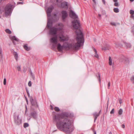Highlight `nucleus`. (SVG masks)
Instances as JSON below:
<instances>
[{"instance_id": "1", "label": "nucleus", "mask_w": 134, "mask_h": 134, "mask_svg": "<svg viewBox=\"0 0 134 134\" xmlns=\"http://www.w3.org/2000/svg\"><path fill=\"white\" fill-rule=\"evenodd\" d=\"M53 121L56 123L58 128L66 133H70L74 130L70 120L64 113L57 114L53 117Z\"/></svg>"}, {"instance_id": "2", "label": "nucleus", "mask_w": 134, "mask_h": 134, "mask_svg": "<svg viewBox=\"0 0 134 134\" xmlns=\"http://www.w3.org/2000/svg\"><path fill=\"white\" fill-rule=\"evenodd\" d=\"M75 32L77 35V42L70 44L66 43H64L63 46L61 45L60 44L58 43L57 44V48L59 51H61L64 48L67 47L71 48L74 50H77L79 49L80 47L83 45L84 39L81 31L80 30H77Z\"/></svg>"}, {"instance_id": "3", "label": "nucleus", "mask_w": 134, "mask_h": 134, "mask_svg": "<svg viewBox=\"0 0 134 134\" xmlns=\"http://www.w3.org/2000/svg\"><path fill=\"white\" fill-rule=\"evenodd\" d=\"M58 29L54 27L51 28L49 34L50 35L54 36L50 39V41L54 48H55L57 43L58 36L56 35Z\"/></svg>"}, {"instance_id": "4", "label": "nucleus", "mask_w": 134, "mask_h": 134, "mask_svg": "<svg viewBox=\"0 0 134 134\" xmlns=\"http://www.w3.org/2000/svg\"><path fill=\"white\" fill-rule=\"evenodd\" d=\"M14 6L10 4L7 5L5 9V14L4 15L5 17L10 16L13 8Z\"/></svg>"}, {"instance_id": "5", "label": "nucleus", "mask_w": 134, "mask_h": 134, "mask_svg": "<svg viewBox=\"0 0 134 134\" xmlns=\"http://www.w3.org/2000/svg\"><path fill=\"white\" fill-rule=\"evenodd\" d=\"M54 7L53 6H51L49 7L47 11V13L48 16V22L47 23V26L49 28H50L52 24L51 23V20L50 19L51 16V13Z\"/></svg>"}, {"instance_id": "6", "label": "nucleus", "mask_w": 134, "mask_h": 134, "mask_svg": "<svg viewBox=\"0 0 134 134\" xmlns=\"http://www.w3.org/2000/svg\"><path fill=\"white\" fill-rule=\"evenodd\" d=\"M73 27L75 29H77L80 26V23L77 20H74L72 22Z\"/></svg>"}, {"instance_id": "7", "label": "nucleus", "mask_w": 134, "mask_h": 134, "mask_svg": "<svg viewBox=\"0 0 134 134\" xmlns=\"http://www.w3.org/2000/svg\"><path fill=\"white\" fill-rule=\"evenodd\" d=\"M14 121L15 123L17 125H19L21 124V120L19 118V115L14 116Z\"/></svg>"}, {"instance_id": "8", "label": "nucleus", "mask_w": 134, "mask_h": 134, "mask_svg": "<svg viewBox=\"0 0 134 134\" xmlns=\"http://www.w3.org/2000/svg\"><path fill=\"white\" fill-rule=\"evenodd\" d=\"M70 17L73 19H77L78 16L72 10H70Z\"/></svg>"}, {"instance_id": "9", "label": "nucleus", "mask_w": 134, "mask_h": 134, "mask_svg": "<svg viewBox=\"0 0 134 134\" xmlns=\"http://www.w3.org/2000/svg\"><path fill=\"white\" fill-rule=\"evenodd\" d=\"M59 37L60 40L61 41H64L68 40V38L65 37L62 34V35L60 34L59 35Z\"/></svg>"}, {"instance_id": "10", "label": "nucleus", "mask_w": 134, "mask_h": 134, "mask_svg": "<svg viewBox=\"0 0 134 134\" xmlns=\"http://www.w3.org/2000/svg\"><path fill=\"white\" fill-rule=\"evenodd\" d=\"M62 18L63 20L67 17L68 14L65 11H63L62 12Z\"/></svg>"}, {"instance_id": "11", "label": "nucleus", "mask_w": 134, "mask_h": 134, "mask_svg": "<svg viewBox=\"0 0 134 134\" xmlns=\"http://www.w3.org/2000/svg\"><path fill=\"white\" fill-rule=\"evenodd\" d=\"M61 6L62 7L65 8H68L67 3L66 2H64L61 4Z\"/></svg>"}, {"instance_id": "12", "label": "nucleus", "mask_w": 134, "mask_h": 134, "mask_svg": "<svg viewBox=\"0 0 134 134\" xmlns=\"http://www.w3.org/2000/svg\"><path fill=\"white\" fill-rule=\"evenodd\" d=\"M93 49L95 53V55H94V57L97 58H98L99 56L98 54L97 53L96 50L95 48H93Z\"/></svg>"}, {"instance_id": "13", "label": "nucleus", "mask_w": 134, "mask_h": 134, "mask_svg": "<svg viewBox=\"0 0 134 134\" xmlns=\"http://www.w3.org/2000/svg\"><path fill=\"white\" fill-rule=\"evenodd\" d=\"M100 111L99 113H94L93 115L94 117V121H95L96 119H97V117L99 115L100 113Z\"/></svg>"}, {"instance_id": "14", "label": "nucleus", "mask_w": 134, "mask_h": 134, "mask_svg": "<svg viewBox=\"0 0 134 134\" xmlns=\"http://www.w3.org/2000/svg\"><path fill=\"white\" fill-rule=\"evenodd\" d=\"M31 115L34 118H36L37 117V113L35 112H34L31 113Z\"/></svg>"}, {"instance_id": "15", "label": "nucleus", "mask_w": 134, "mask_h": 134, "mask_svg": "<svg viewBox=\"0 0 134 134\" xmlns=\"http://www.w3.org/2000/svg\"><path fill=\"white\" fill-rule=\"evenodd\" d=\"M109 64L111 66L112 65V59L110 57H109Z\"/></svg>"}, {"instance_id": "16", "label": "nucleus", "mask_w": 134, "mask_h": 134, "mask_svg": "<svg viewBox=\"0 0 134 134\" xmlns=\"http://www.w3.org/2000/svg\"><path fill=\"white\" fill-rule=\"evenodd\" d=\"M24 48L25 50L27 51L30 50V48L29 47H27V45H24Z\"/></svg>"}, {"instance_id": "17", "label": "nucleus", "mask_w": 134, "mask_h": 134, "mask_svg": "<svg viewBox=\"0 0 134 134\" xmlns=\"http://www.w3.org/2000/svg\"><path fill=\"white\" fill-rule=\"evenodd\" d=\"M11 39L12 40H15L16 41H19V40L15 36H12L11 38Z\"/></svg>"}, {"instance_id": "18", "label": "nucleus", "mask_w": 134, "mask_h": 134, "mask_svg": "<svg viewBox=\"0 0 134 134\" xmlns=\"http://www.w3.org/2000/svg\"><path fill=\"white\" fill-rule=\"evenodd\" d=\"M114 2L115 3L114 4V6L116 7H118L119 6V4L118 2V1H114Z\"/></svg>"}, {"instance_id": "19", "label": "nucleus", "mask_w": 134, "mask_h": 134, "mask_svg": "<svg viewBox=\"0 0 134 134\" xmlns=\"http://www.w3.org/2000/svg\"><path fill=\"white\" fill-rule=\"evenodd\" d=\"M125 60L123 62L124 63L127 65L129 64V60L126 59H125Z\"/></svg>"}, {"instance_id": "20", "label": "nucleus", "mask_w": 134, "mask_h": 134, "mask_svg": "<svg viewBox=\"0 0 134 134\" xmlns=\"http://www.w3.org/2000/svg\"><path fill=\"white\" fill-rule=\"evenodd\" d=\"M5 31L6 33L9 34H11L12 33L11 31L8 29H6L5 30Z\"/></svg>"}, {"instance_id": "21", "label": "nucleus", "mask_w": 134, "mask_h": 134, "mask_svg": "<svg viewBox=\"0 0 134 134\" xmlns=\"http://www.w3.org/2000/svg\"><path fill=\"white\" fill-rule=\"evenodd\" d=\"M96 3L97 2H96V1H93V5L94 8H95L96 7Z\"/></svg>"}, {"instance_id": "22", "label": "nucleus", "mask_w": 134, "mask_h": 134, "mask_svg": "<svg viewBox=\"0 0 134 134\" xmlns=\"http://www.w3.org/2000/svg\"><path fill=\"white\" fill-rule=\"evenodd\" d=\"M114 12L117 13L119 12V10L118 8H116L114 9Z\"/></svg>"}, {"instance_id": "23", "label": "nucleus", "mask_w": 134, "mask_h": 134, "mask_svg": "<svg viewBox=\"0 0 134 134\" xmlns=\"http://www.w3.org/2000/svg\"><path fill=\"white\" fill-rule=\"evenodd\" d=\"M14 57L16 60H17L18 58V54L16 53H15L14 54Z\"/></svg>"}, {"instance_id": "24", "label": "nucleus", "mask_w": 134, "mask_h": 134, "mask_svg": "<svg viewBox=\"0 0 134 134\" xmlns=\"http://www.w3.org/2000/svg\"><path fill=\"white\" fill-rule=\"evenodd\" d=\"M131 32L134 36V25L132 27Z\"/></svg>"}, {"instance_id": "25", "label": "nucleus", "mask_w": 134, "mask_h": 134, "mask_svg": "<svg viewBox=\"0 0 134 134\" xmlns=\"http://www.w3.org/2000/svg\"><path fill=\"white\" fill-rule=\"evenodd\" d=\"M122 109H120L119 111V114L120 115H121L122 114Z\"/></svg>"}, {"instance_id": "26", "label": "nucleus", "mask_w": 134, "mask_h": 134, "mask_svg": "<svg viewBox=\"0 0 134 134\" xmlns=\"http://www.w3.org/2000/svg\"><path fill=\"white\" fill-rule=\"evenodd\" d=\"M130 13L131 15H133L134 14V11L132 10H131L130 11Z\"/></svg>"}, {"instance_id": "27", "label": "nucleus", "mask_w": 134, "mask_h": 134, "mask_svg": "<svg viewBox=\"0 0 134 134\" xmlns=\"http://www.w3.org/2000/svg\"><path fill=\"white\" fill-rule=\"evenodd\" d=\"M29 124L27 123H25L24 124V127L25 128L28 127L29 126Z\"/></svg>"}, {"instance_id": "28", "label": "nucleus", "mask_w": 134, "mask_h": 134, "mask_svg": "<svg viewBox=\"0 0 134 134\" xmlns=\"http://www.w3.org/2000/svg\"><path fill=\"white\" fill-rule=\"evenodd\" d=\"M125 45L126 46L127 48H130L131 47V45L130 44L127 43H125Z\"/></svg>"}, {"instance_id": "29", "label": "nucleus", "mask_w": 134, "mask_h": 134, "mask_svg": "<svg viewBox=\"0 0 134 134\" xmlns=\"http://www.w3.org/2000/svg\"><path fill=\"white\" fill-rule=\"evenodd\" d=\"M131 81L133 83H134V76H132L131 79Z\"/></svg>"}, {"instance_id": "30", "label": "nucleus", "mask_w": 134, "mask_h": 134, "mask_svg": "<svg viewBox=\"0 0 134 134\" xmlns=\"http://www.w3.org/2000/svg\"><path fill=\"white\" fill-rule=\"evenodd\" d=\"M54 110L56 111H58L60 110V109L58 107H55L54 108Z\"/></svg>"}, {"instance_id": "31", "label": "nucleus", "mask_w": 134, "mask_h": 134, "mask_svg": "<svg viewBox=\"0 0 134 134\" xmlns=\"http://www.w3.org/2000/svg\"><path fill=\"white\" fill-rule=\"evenodd\" d=\"M31 103L32 105H34L36 104V101H32V102H31Z\"/></svg>"}, {"instance_id": "32", "label": "nucleus", "mask_w": 134, "mask_h": 134, "mask_svg": "<svg viewBox=\"0 0 134 134\" xmlns=\"http://www.w3.org/2000/svg\"><path fill=\"white\" fill-rule=\"evenodd\" d=\"M114 109H112V110H111V111H110V113L111 114H113L114 113Z\"/></svg>"}, {"instance_id": "33", "label": "nucleus", "mask_w": 134, "mask_h": 134, "mask_svg": "<svg viewBox=\"0 0 134 134\" xmlns=\"http://www.w3.org/2000/svg\"><path fill=\"white\" fill-rule=\"evenodd\" d=\"M3 84L4 85H5L6 84V79L5 78L4 79L3 81Z\"/></svg>"}, {"instance_id": "34", "label": "nucleus", "mask_w": 134, "mask_h": 134, "mask_svg": "<svg viewBox=\"0 0 134 134\" xmlns=\"http://www.w3.org/2000/svg\"><path fill=\"white\" fill-rule=\"evenodd\" d=\"M111 24L115 26L116 25V24L114 22H111Z\"/></svg>"}, {"instance_id": "35", "label": "nucleus", "mask_w": 134, "mask_h": 134, "mask_svg": "<svg viewBox=\"0 0 134 134\" xmlns=\"http://www.w3.org/2000/svg\"><path fill=\"white\" fill-rule=\"evenodd\" d=\"M28 85L30 87L31 86V81H29L28 83Z\"/></svg>"}, {"instance_id": "36", "label": "nucleus", "mask_w": 134, "mask_h": 134, "mask_svg": "<svg viewBox=\"0 0 134 134\" xmlns=\"http://www.w3.org/2000/svg\"><path fill=\"white\" fill-rule=\"evenodd\" d=\"M108 88L109 89L110 87V82H109L108 83Z\"/></svg>"}, {"instance_id": "37", "label": "nucleus", "mask_w": 134, "mask_h": 134, "mask_svg": "<svg viewBox=\"0 0 134 134\" xmlns=\"http://www.w3.org/2000/svg\"><path fill=\"white\" fill-rule=\"evenodd\" d=\"M30 101L31 102H32V101H34V100L33 99L32 97H31L30 98Z\"/></svg>"}, {"instance_id": "38", "label": "nucleus", "mask_w": 134, "mask_h": 134, "mask_svg": "<svg viewBox=\"0 0 134 134\" xmlns=\"http://www.w3.org/2000/svg\"><path fill=\"white\" fill-rule=\"evenodd\" d=\"M17 69L18 71L20 70V66H18L17 67Z\"/></svg>"}, {"instance_id": "39", "label": "nucleus", "mask_w": 134, "mask_h": 134, "mask_svg": "<svg viewBox=\"0 0 134 134\" xmlns=\"http://www.w3.org/2000/svg\"><path fill=\"white\" fill-rule=\"evenodd\" d=\"M23 2H18L17 3V4H23Z\"/></svg>"}, {"instance_id": "40", "label": "nucleus", "mask_w": 134, "mask_h": 134, "mask_svg": "<svg viewBox=\"0 0 134 134\" xmlns=\"http://www.w3.org/2000/svg\"><path fill=\"white\" fill-rule=\"evenodd\" d=\"M131 17L132 18V19L134 20V15H131Z\"/></svg>"}, {"instance_id": "41", "label": "nucleus", "mask_w": 134, "mask_h": 134, "mask_svg": "<svg viewBox=\"0 0 134 134\" xmlns=\"http://www.w3.org/2000/svg\"><path fill=\"white\" fill-rule=\"evenodd\" d=\"M3 12V10L0 9V14H2Z\"/></svg>"}, {"instance_id": "42", "label": "nucleus", "mask_w": 134, "mask_h": 134, "mask_svg": "<svg viewBox=\"0 0 134 134\" xmlns=\"http://www.w3.org/2000/svg\"><path fill=\"white\" fill-rule=\"evenodd\" d=\"M99 82H100V75L99 74Z\"/></svg>"}, {"instance_id": "43", "label": "nucleus", "mask_w": 134, "mask_h": 134, "mask_svg": "<svg viewBox=\"0 0 134 134\" xmlns=\"http://www.w3.org/2000/svg\"><path fill=\"white\" fill-rule=\"evenodd\" d=\"M121 126H122V127L123 128H124L125 127V126L124 125V124L122 125Z\"/></svg>"}, {"instance_id": "44", "label": "nucleus", "mask_w": 134, "mask_h": 134, "mask_svg": "<svg viewBox=\"0 0 134 134\" xmlns=\"http://www.w3.org/2000/svg\"><path fill=\"white\" fill-rule=\"evenodd\" d=\"M102 2L104 4H105V1H102Z\"/></svg>"}, {"instance_id": "45", "label": "nucleus", "mask_w": 134, "mask_h": 134, "mask_svg": "<svg viewBox=\"0 0 134 134\" xmlns=\"http://www.w3.org/2000/svg\"><path fill=\"white\" fill-rule=\"evenodd\" d=\"M51 109L53 110V107L51 105Z\"/></svg>"}, {"instance_id": "46", "label": "nucleus", "mask_w": 134, "mask_h": 134, "mask_svg": "<svg viewBox=\"0 0 134 134\" xmlns=\"http://www.w3.org/2000/svg\"><path fill=\"white\" fill-rule=\"evenodd\" d=\"M28 96L29 97L30 95V94L29 92H28V93H27Z\"/></svg>"}, {"instance_id": "47", "label": "nucleus", "mask_w": 134, "mask_h": 134, "mask_svg": "<svg viewBox=\"0 0 134 134\" xmlns=\"http://www.w3.org/2000/svg\"><path fill=\"white\" fill-rule=\"evenodd\" d=\"M98 16H99V17H100L101 16V15L100 14H98Z\"/></svg>"}, {"instance_id": "48", "label": "nucleus", "mask_w": 134, "mask_h": 134, "mask_svg": "<svg viewBox=\"0 0 134 134\" xmlns=\"http://www.w3.org/2000/svg\"><path fill=\"white\" fill-rule=\"evenodd\" d=\"M26 91L27 93H28V92H29L28 90H26Z\"/></svg>"}, {"instance_id": "49", "label": "nucleus", "mask_w": 134, "mask_h": 134, "mask_svg": "<svg viewBox=\"0 0 134 134\" xmlns=\"http://www.w3.org/2000/svg\"><path fill=\"white\" fill-rule=\"evenodd\" d=\"M27 110V108L26 106V110L25 111V112H26V111Z\"/></svg>"}, {"instance_id": "50", "label": "nucleus", "mask_w": 134, "mask_h": 134, "mask_svg": "<svg viewBox=\"0 0 134 134\" xmlns=\"http://www.w3.org/2000/svg\"><path fill=\"white\" fill-rule=\"evenodd\" d=\"M94 134H96V131H94Z\"/></svg>"}, {"instance_id": "51", "label": "nucleus", "mask_w": 134, "mask_h": 134, "mask_svg": "<svg viewBox=\"0 0 134 134\" xmlns=\"http://www.w3.org/2000/svg\"><path fill=\"white\" fill-rule=\"evenodd\" d=\"M94 41H96V40L95 39H94Z\"/></svg>"}, {"instance_id": "52", "label": "nucleus", "mask_w": 134, "mask_h": 134, "mask_svg": "<svg viewBox=\"0 0 134 134\" xmlns=\"http://www.w3.org/2000/svg\"><path fill=\"white\" fill-rule=\"evenodd\" d=\"M13 42L14 44H15V42Z\"/></svg>"}, {"instance_id": "53", "label": "nucleus", "mask_w": 134, "mask_h": 134, "mask_svg": "<svg viewBox=\"0 0 134 134\" xmlns=\"http://www.w3.org/2000/svg\"><path fill=\"white\" fill-rule=\"evenodd\" d=\"M57 1V2H58L59 1L57 0V1Z\"/></svg>"}, {"instance_id": "54", "label": "nucleus", "mask_w": 134, "mask_h": 134, "mask_svg": "<svg viewBox=\"0 0 134 134\" xmlns=\"http://www.w3.org/2000/svg\"><path fill=\"white\" fill-rule=\"evenodd\" d=\"M115 44L116 45H117V44H116V43H115Z\"/></svg>"}, {"instance_id": "55", "label": "nucleus", "mask_w": 134, "mask_h": 134, "mask_svg": "<svg viewBox=\"0 0 134 134\" xmlns=\"http://www.w3.org/2000/svg\"><path fill=\"white\" fill-rule=\"evenodd\" d=\"M1 1H0V3H1Z\"/></svg>"}, {"instance_id": "56", "label": "nucleus", "mask_w": 134, "mask_h": 134, "mask_svg": "<svg viewBox=\"0 0 134 134\" xmlns=\"http://www.w3.org/2000/svg\"><path fill=\"white\" fill-rule=\"evenodd\" d=\"M131 2H132L133 1H131Z\"/></svg>"}, {"instance_id": "57", "label": "nucleus", "mask_w": 134, "mask_h": 134, "mask_svg": "<svg viewBox=\"0 0 134 134\" xmlns=\"http://www.w3.org/2000/svg\"><path fill=\"white\" fill-rule=\"evenodd\" d=\"M26 101H27V99H26Z\"/></svg>"}, {"instance_id": "58", "label": "nucleus", "mask_w": 134, "mask_h": 134, "mask_svg": "<svg viewBox=\"0 0 134 134\" xmlns=\"http://www.w3.org/2000/svg\"><path fill=\"white\" fill-rule=\"evenodd\" d=\"M1 16H0V18H1Z\"/></svg>"}]
</instances>
